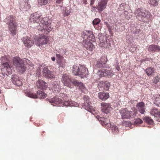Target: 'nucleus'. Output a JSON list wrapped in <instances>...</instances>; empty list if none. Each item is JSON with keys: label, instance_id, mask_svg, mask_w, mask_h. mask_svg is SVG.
<instances>
[{"label": "nucleus", "instance_id": "1", "mask_svg": "<svg viewBox=\"0 0 160 160\" xmlns=\"http://www.w3.org/2000/svg\"><path fill=\"white\" fill-rule=\"evenodd\" d=\"M136 18L140 21L147 23L151 20L152 15L150 12L142 8H138L134 12Z\"/></svg>", "mask_w": 160, "mask_h": 160}, {"label": "nucleus", "instance_id": "2", "mask_svg": "<svg viewBox=\"0 0 160 160\" xmlns=\"http://www.w3.org/2000/svg\"><path fill=\"white\" fill-rule=\"evenodd\" d=\"M4 22L8 26V31L12 35H16L17 32V24L15 16L10 15L6 17Z\"/></svg>", "mask_w": 160, "mask_h": 160}, {"label": "nucleus", "instance_id": "3", "mask_svg": "<svg viewBox=\"0 0 160 160\" xmlns=\"http://www.w3.org/2000/svg\"><path fill=\"white\" fill-rule=\"evenodd\" d=\"M13 63L16 66L18 71L21 73H23L26 70L25 64L19 57H14L13 59Z\"/></svg>", "mask_w": 160, "mask_h": 160}, {"label": "nucleus", "instance_id": "4", "mask_svg": "<svg viewBox=\"0 0 160 160\" xmlns=\"http://www.w3.org/2000/svg\"><path fill=\"white\" fill-rule=\"evenodd\" d=\"M61 81L64 86L72 88L74 85L73 82L74 81H76V79L72 78L69 75L65 74L62 75Z\"/></svg>", "mask_w": 160, "mask_h": 160}, {"label": "nucleus", "instance_id": "5", "mask_svg": "<svg viewBox=\"0 0 160 160\" xmlns=\"http://www.w3.org/2000/svg\"><path fill=\"white\" fill-rule=\"evenodd\" d=\"M122 119H129L134 117L137 114V111L134 110L133 111H129L127 108L122 109L119 111Z\"/></svg>", "mask_w": 160, "mask_h": 160}, {"label": "nucleus", "instance_id": "6", "mask_svg": "<svg viewBox=\"0 0 160 160\" xmlns=\"http://www.w3.org/2000/svg\"><path fill=\"white\" fill-rule=\"evenodd\" d=\"M48 19L47 17H45L40 20L39 27H38V29L42 31L43 30H46L48 32H50L51 29L50 24L48 23Z\"/></svg>", "mask_w": 160, "mask_h": 160}, {"label": "nucleus", "instance_id": "7", "mask_svg": "<svg viewBox=\"0 0 160 160\" xmlns=\"http://www.w3.org/2000/svg\"><path fill=\"white\" fill-rule=\"evenodd\" d=\"M42 74L44 77L48 79H52L55 77L54 72L49 70L46 67L43 68Z\"/></svg>", "mask_w": 160, "mask_h": 160}, {"label": "nucleus", "instance_id": "8", "mask_svg": "<svg viewBox=\"0 0 160 160\" xmlns=\"http://www.w3.org/2000/svg\"><path fill=\"white\" fill-rule=\"evenodd\" d=\"M113 74V72L111 69L108 70L107 69L99 70L97 73V74L99 78L105 76H112Z\"/></svg>", "mask_w": 160, "mask_h": 160}, {"label": "nucleus", "instance_id": "9", "mask_svg": "<svg viewBox=\"0 0 160 160\" xmlns=\"http://www.w3.org/2000/svg\"><path fill=\"white\" fill-rule=\"evenodd\" d=\"M41 15L38 12H35L32 14L30 17L29 22L31 23H38L41 19Z\"/></svg>", "mask_w": 160, "mask_h": 160}, {"label": "nucleus", "instance_id": "10", "mask_svg": "<svg viewBox=\"0 0 160 160\" xmlns=\"http://www.w3.org/2000/svg\"><path fill=\"white\" fill-rule=\"evenodd\" d=\"M1 66L2 68V73L4 72L7 75L12 73V69L8 62H6L3 63L1 64Z\"/></svg>", "mask_w": 160, "mask_h": 160}, {"label": "nucleus", "instance_id": "11", "mask_svg": "<svg viewBox=\"0 0 160 160\" xmlns=\"http://www.w3.org/2000/svg\"><path fill=\"white\" fill-rule=\"evenodd\" d=\"M108 0H101L99 2L96 7H93L94 8H97L100 12H101L106 8Z\"/></svg>", "mask_w": 160, "mask_h": 160}, {"label": "nucleus", "instance_id": "12", "mask_svg": "<svg viewBox=\"0 0 160 160\" xmlns=\"http://www.w3.org/2000/svg\"><path fill=\"white\" fill-rule=\"evenodd\" d=\"M48 100L49 103L54 106H60L62 103V100L57 97L48 99Z\"/></svg>", "mask_w": 160, "mask_h": 160}, {"label": "nucleus", "instance_id": "13", "mask_svg": "<svg viewBox=\"0 0 160 160\" xmlns=\"http://www.w3.org/2000/svg\"><path fill=\"white\" fill-rule=\"evenodd\" d=\"M22 41L25 47L30 48L34 44V41L32 38L25 36L23 38Z\"/></svg>", "mask_w": 160, "mask_h": 160}, {"label": "nucleus", "instance_id": "14", "mask_svg": "<svg viewBox=\"0 0 160 160\" xmlns=\"http://www.w3.org/2000/svg\"><path fill=\"white\" fill-rule=\"evenodd\" d=\"M106 60H105L104 58L102 57L101 58L100 60L98 61L97 62L96 66L99 68H105L107 67L106 63L107 62L108 59L106 58Z\"/></svg>", "mask_w": 160, "mask_h": 160}, {"label": "nucleus", "instance_id": "15", "mask_svg": "<svg viewBox=\"0 0 160 160\" xmlns=\"http://www.w3.org/2000/svg\"><path fill=\"white\" fill-rule=\"evenodd\" d=\"M83 46L88 50L92 51L94 48V46L91 42L87 40H84L82 42Z\"/></svg>", "mask_w": 160, "mask_h": 160}, {"label": "nucleus", "instance_id": "16", "mask_svg": "<svg viewBox=\"0 0 160 160\" xmlns=\"http://www.w3.org/2000/svg\"><path fill=\"white\" fill-rule=\"evenodd\" d=\"M37 87L39 89L42 90H46L48 87L47 83L44 81L39 79L36 83Z\"/></svg>", "mask_w": 160, "mask_h": 160}, {"label": "nucleus", "instance_id": "17", "mask_svg": "<svg viewBox=\"0 0 160 160\" xmlns=\"http://www.w3.org/2000/svg\"><path fill=\"white\" fill-rule=\"evenodd\" d=\"M137 111L138 112L142 114H143L145 112V104L143 102H141L138 103L136 105Z\"/></svg>", "mask_w": 160, "mask_h": 160}, {"label": "nucleus", "instance_id": "18", "mask_svg": "<svg viewBox=\"0 0 160 160\" xmlns=\"http://www.w3.org/2000/svg\"><path fill=\"white\" fill-rule=\"evenodd\" d=\"M101 105L102 111L105 113H109L112 109L110 104L102 102L101 103Z\"/></svg>", "mask_w": 160, "mask_h": 160}, {"label": "nucleus", "instance_id": "19", "mask_svg": "<svg viewBox=\"0 0 160 160\" xmlns=\"http://www.w3.org/2000/svg\"><path fill=\"white\" fill-rule=\"evenodd\" d=\"M80 71L78 73V75L81 78H83L86 77V76L88 74V70L84 67L82 66H80Z\"/></svg>", "mask_w": 160, "mask_h": 160}, {"label": "nucleus", "instance_id": "20", "mask_svg": "<svg viewBox=\"0 0 160 160\" xmlns=\"http://www.w3.org/2000/svg\"><path fill=\"white\" fill-rule=\"evenodd\" d=\"M28 0H21L20 3L21 7L22 8L28 9L30 8L31 6L29 4Z\"/></svg>", "mask_w": 160, "mask_h": 160}, {"label": "nucleus", "instance_id": "21", "mask_svg": "<svg viewBox=\"0 0 160 160\" xmlns=\"http://www.w3.org/2000/svg\"><path fill=\"white\" fill-rule=\"evenodd\" d=\"M74 84V86L78 87L80 89L82 92L84 93H85L87 92L86 88L85 87L84 85L82 83L79 82L76 80V81H74L73 82Z\"/></svg>", "mask_w": 160, "mask_h": 160}, {"label": "nucleus", "instance_id": "22", "mask_svg": "<svg viewBox=\"0 0 160 160\" xmlns=\"http://www.w3.org/2000/svg\"><path fill=\"white\" fill-rule=\"evenodd\" d=\"M99 120L101 122V123L103 126H107L108 127L111 126L110 121L108 119L100 117L99 118Z\"/></svg>", "mask_w": 160, "mask_h": 160}, {"label": "nucleus", "instance_id": "23", "mask_svg": "<svg viewBox=\"0 0 160 160\" xmlns=\"http://www.w3.org/2000/svg\"><path fill=\"white\" fill-rule=\"evenodd\" d=\"M148 50L152 52H158L160 51V46L157 45L152 44L149 46Z\"/></svg>", "mask_w": 160, "mask_h": 160}, {"label": "nucleus", "instance_id": "24", "mask_svg": "<svg viewBox=\"0 0 160 160\" xmlns=\"http://www.w3.org/2000/svg\"><path fill=\"white\" fill-rule=\"evenodd\" d=\"M110 84L107 81L100 82L98 84V86L101 88H102V90H108L110 86Z\"/></svg>", "mask_w": 160, "mask_h": 160}, {"label": "nucleus", "instance_id": "25", "mask_svg": "<svg viewBox=\"0 0 160 160\" xmlns=\"http://www.w3.org/2000/svg\"><path fill=\"white\" fill-rule=\"evenodd\" d=\"M98 96L99 98L102 100H105L109 97L108 93H105L103 92L99 93Z\"/></svg>", "mask_w": 160, "mask_h": 160}, {"label": "nucleus", "instance_id": "26", "mask_svg": "<svg viewBox=\"0 0 160 160\" xmlns=\"http://www.w3.org/2000/svg\"><path fill=\"white\" fill-rule=\"evenodd\" d=\"M39 41V45L46 44L48 43V38L46 36H42L41 38L38 40Z\"/></svg>", "mask_w": 160, "mask_h": 160}, {"label": "nucleus", "instance_id": "27", "mask_svg": "<svg viewBox=\"0 0 160 160\" xmlns=\"http://www.w3.org/2000/svg\"><path fill=\"white\" fill-rule=\"evenodd\" d=\"M80 66L77 65H74L72 69V73L74 75H78V73L79 72Z\"/></svg>", "mask_w": 160, "mask_h": 160}, {"label": "nucleus", "instance_id": "28", "mask_svg": "<svg viewBox=\"0 0 160 160\" xmlns=\"http://www.w3.org/2000/svg\"><path fill=\"white\" fill-rule=\"evenodd\" d=\"M37 98L43 99L46 98L47 94L41 91H38L37 92Z\"/></svg>", "mask_w": 160, "mask_h": 160}, {"label": "nucleus", "instance_id": "29", "mask_svg": "<svg viewBox=\"0 0 160 160\" xmlns=\"http://www.w3.org/2000/svg\"><path fill=\"white\" fill-rule=\"evenodd\" d=\"M160 112L157 108H154L151 109L150 114L151 115L154 116L155 117L158 118V116Z\"/></svg>", "mask_w": 160, "mask_h": 160}, {"label": "nucleus", "instance_id": "30", "mask_svg": "<svg viewBox=\"0 0 160 160\" xmlns=\"http://www.w3.org/2000/svg\"><path fill=\"white\" fill-rule=\"evenodd\" d=\"M145 71L147 75L149 76L154 73V68L149 67L146 69Z\"/></svg>", "mask_w": 160, "mask_h": 160}, {"label": "nucleus", "instance_id": "31", "mask_svg": "<svg viewBox=\"0 0 160 160\" xmlns=\"http://www.w3.org/2000/svg\"><path fill=\"white\" fill-rule=\"evenodd\" d=\"M110 127L112 133L115 134L118 133L119 130L118 127L116 125H112Z\"/></svg>", "mask_w": 160, "mask_h": 160}, {"label": "nucleus", "instance_id": "32", "mask_svg": "<svg viewBox=\"0 0 160 160\" xmlns=\"http://www.w3.org/2000/svg\"><path fill=\"white\" fill-rule=\"evenodd\" d=\"M92 32L91 31H84L83 32V34L82 35V38L85 39V40H87V38H88V36L91 34V33Z\"/></svg>", "mask_w": 160, "mask_h": 160}, {"label": "nucleus", "instance_id": "33", "mask_svg": "<svg viewBox=\"0 0 160 160\" xmlns=\"http://www.w3.org/2000/svg\"><path fill=\"white\" fill-rule=\"evenodd\" d=\"M154 103L157 106L160 107V96L157 95L155 98Z\"/></svg>", "mask_w": 160, "mask_h": 160}, {"label": "nucleus", "instance_id": "34", "mask_svg": "<svg viewBox=\"0 0 160 160\" xmlns=\"http://www.w3.org/2000/svg\"><path fill=\"white\" fill-rule=\"evenodd\" d=\"M50 0H38L39 5L42 6L47 4Z\"/></svg>", "mask_w": 160, "mask_h": 160}, {"label": "nucleus", "instance_id": "35", "mask_svg": "<svg viewBox=\"0 0 160 160\" xmlns=\"http://www.w3.org/2000/svg\"><path fill=\"white\" fill-rule=\"evenodd\" d=\"M159 0H149L148 2L152 6H156L158 5Z\"/></svg>", "mask_w": 160, "mask_h": 160}, {"label": "nucleus", "instance_id": "36", "mask_svg": "<svg viewBox=\"0 0 160 160\" xmlns=\"http://www.w3.org/2000/svg\"><path fill=\"white\" fill-rule=\"evenodd\" d=\"M143 119L145 122L149 124L152 125L153 123V121L152 119L149 117H145L143 118Z\"/></svg>", "mask_w": 160, "mask_h": 160}, {"label": "nucleus", "instance_id": "37", "mask_svg": "<svg viewBox=\"0 0 160 160\" xmlns=\"http://www.w3.org/2000/svg\"><path fill=\"white\" fill-rule=\"evenodd\" d=\"M101 20L98 18H95L92 21V24L94 27L96 28L97 25H98L101 22Z\"/></svg>", "mask_w": 160, "mask_h": 160}, {"label": "nucleus", "instance_id": "38", "mask_svg": "<svg viewBox=\"0 0 160 160\" xmlns=\"http://www.w3.org/2000/svg\"><path fill=\"white\" fill-rule=\"evenodd\" d=\"M87 40L88 41H91L92 42H94L95 41V37L93 34L92 32L91 33V34L88 36V38L87 39Z\"/></svg>", "mask_w": 160, "mask_h": 160}, {"label": "nucleus", "instance_id": "39", "mask_svg": "<svg viewBox=\"0 0 160 160\" xmlns=\"http://www.w3.org/2000/svg\"><path fill=\"white\" fill-rule=\"evenodd\" d=\"M27 95L31 98H37V94L31 92H27Z\"/></svg>", "mask_w": 160, "mask_h": 160}, {"label": "nucleus", "instance_id": "40", "mask_svg": "<svg viewBox=\"0 0 160 160\" xmlns=\"http://www.w3.org/2000/svg\"><path fill=\"white\" fill-rule=\"evenodd\" d=\"M17 78L16 80L14 79L13 83L16 84L18 86H19L22 84V82L18 79V77L17 76H15Z\"/></svg>", "mask_w": 160, "mask_h": 160}, {"label": "nucleus", "instance_id": "41", "mask_svg": "<svg viewBox=\"0 0 160 160\" xmlns=\"http://www.w3.org/2000/svg\"><path fill=\"white\" fill-rule=\"evenodd\" d=\"M57 63L59 65V67H60L64 68L66 66L65 62L64 59L58 62Z\"/></svg>", "mask_w": 160, "mask_h": 160}, {"label": "nucleus", "instance_id": "42", "mask_svg": "<svg viewBox=\"0 0 160 160\" xmlns=\"http://www.w3.org/2000/svg\"><path fill=\"white\" fill-rule=\"evenodd\" d=\"M56 56L57 58V62L64 59L63 57L59 54H56Z\"/></svg>", "mask_w": 160, "mask_h": 160}, {"label": "nucleus", "instance_id": "43", "mask_svg": "<svg viewBox=\"0 0 160 160\" xmlns=\"http://www.w3.org/2000/svg\"><path fill=\"white\" fill-rule=\"evenodd\" d=\"M72 103L71 102V101H70L69 100H68L67 101L65 102H64V103H63V104L64 106L68 107V106H72Z\"/></svg>", "mask_w": 160, "mask_h": 160}, {"label": "nucleus", "instance_id": "44", "mask_svg": "<svg viewBox=\"0 0 160 160\" xmlns=\"http://www.w3.org/2000/svg\"><path fill=\"white\" fill-rule=\"evenodd\" d=\"M142 122V121L139 118H138L135 120V122L136 124H141Z\"/></svg>", "mask_w": 160, "mask_h": 160}, {"label": "nucleus", "instance_id": "45", "mask_svg": "<svg viewBox=\"0 0 160 160\" xmlns=\"http://www.w3.org/2000/svg\"><path fill=\"white\" fill-rule=\"evenodd\" d=\"M37 72H36V75L38 77H39L41 75V70L40 69V68H38L37 69Z\"/></svg>", "mask_w": 160, "mask_h": 160}, {"label": "nucleus", "instance_id": "46", "mask_svg": "<svg viewBox=\"0 0 160 160\" xmlns=\"http://www.w3.org/2000/svg\"><path fill=\"white\" fill-rule=\"evenodd\" d=\"M70 11H67V12H66L64 14V17H67L70 14Z\"/></svg>", "mask_w": 160, "mask_h": 160}, {"label": "nucleus", "instance_id": "47", "mask_svg": "<svg viewBox=\"0 0 160 160\" xmlns=\"http://www.w3.org/2000/svg\"><path fill=\"white\" fill-rule=\"evenodd\" d=\"M88 108H88L87 109V110L88 111L92 113L93 109H92V107L91 106H90V107H89Z\"/></svg>", "mask_w": 160, "mask_h": 160}, {"label": "nucleus", "instance_id": "48", "mask_svg": "<svg viewBox=\"0 0 160 160\" xmlns=\"http://www.w3.org/2000/svg\"><path fill=\"white\" fill-rule=\"evenodd\" d=\"M99 45L100 47H104L105 45V43L103 42H100Z\"/></svg>", "mask_w": 160, "mask_h": 160}, {"label": "nucleus", "instance_id": "49", "mask_svg": "<svg viewBox=\"0 0 160 160\" xmlns=\"http://www.w3.org/2000/svg\"><path fill=\"white\" fill-rule=\"evenodd\" d=\"M153 80V82L155 83H157L159 81L156 78H154Z\"/></svg>", "mask_w": 160, "mask_h": 160}, {"label": "nucleus", "instance_id": "50", "mask_svg": "<svg viewBox=\"0 0 160 160\" xmlns=\"http://www.w3.org/2000/svg\"><path fill=\"white\" fill-rule=\"evenodd\" d=\"M96 0H91L90 5L92 6Z\"/></svg>", "mask_w": 160, "mask_h": 160}, {"label": "nucleus", "instance_id": "51", "mask_svg": "<svg viewBox=\"0 0 160 160\" xmlns=\"http://www.w3.org/2000/svg\"><path fill=\"white\" fill-rule=\"evenodd\" d=\"M63 0H57L56 3L58 4H60L61 2H62Z\"/></svg>", "mask_w": 160, "mask_h": 160}, {"label": "nucleus", "instance_id": "52", "mask_svg": "<svg viewBox=\"0 0 160 160\" xmlns=\"http://www.w3.org/2000/svg\"><path fill=\"white\" fill-rule=\"evenodd\" d=\"M15 76H17V75H14L13 77H12V82H14V79H15L16 80V78L15 77Z\"/></svg>", "mask_w": 160, "mask_h": 160}, {"label": "nucleus", "instance_id": "53", "mask_svg": "<svg viewBox=\"0 0 160 160\" xmlns=\"http://www.w3.org/2000/svg\"><path fill=\"white\" fill-rule=\"evenodd\" d=\"M158 119L157 120L159 121L160 122V112L159 113L158 115Z\"/></svg>", "mask_w": 160, "mask_h": 160}, {"label": "nucleus", "instance_id": "54", "mask_svg": "<svg viewBox=\"0 0 160 160\" xmlns=\"http://www.w3.org/2000/svg\"><path fill=\"white\" fill-rule=\"evenodd\" d=\"M51 59H52V60L53 61L55 60V58L54 57H52Z\"/></svg>", "mask_w": 160, "mask_h": 160}, {"label": "nucleus", "instance_id": "55", "mask_svg": "<svg viewBox=\"0 0 160 160\" xmlns=\"http://www.w3.org/2000/svg\"><path fill=\"white\" fill-rule=\"evenodd\" d=\"M87 0H85V1H84V3L85 4H87Z\"/></svg>", "mask_w": 160, "mask_h": 160}, {"label": "nucleus", "instance_id": "56", "mask_svg": "<svg viewBox=\"0 0 160 160\" xmlns=\"http://www.w3.org/2000/svg\"><path fill=\"white\" fill-rule=\"evenodd\" d=\"M57 86H58V87H59V85H57L56 86V87H57Z\"/></svg>", "mask_w": 160, "mask_h": 160}, {"label": "nucleus", "instance_id": "57", "mask_svg": "<svg viewBox=\"0 0 160 160\" xmlns=\"http://www.w3.org/2000/svg\"><path fill=\"white\" fill-rule=\"evenodd\" d=\"M88 98V96H87L86 98Z\"/></svg>", "mask_w": 160, "mask_h": 160}, {"label": "nucleus", "instance_id": "58", "mask_svg": "<svg viewBox=\"0 0 160 160\" xmlns=\"http://www.w3.org/2000/svg\"><path fill=\"white\" fill-rule=\"evenodd\" d=\"M44 132H42V133H44Z\"/></svg>", "mask_w": 160, "mask_h": 160}]
</instances>
